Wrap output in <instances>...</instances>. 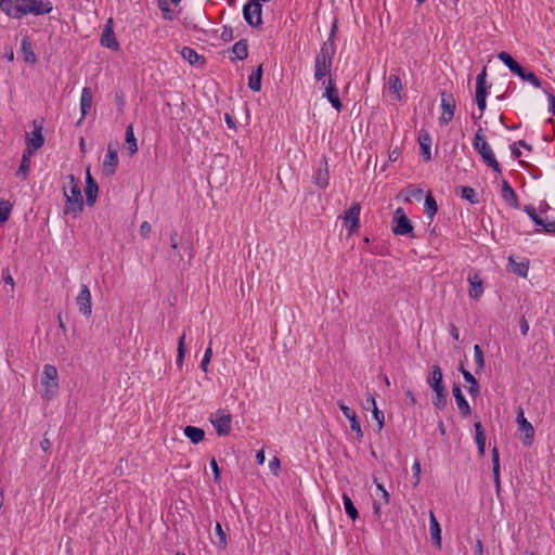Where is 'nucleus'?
Listing matches in <instances>:
<instances>
[{
  "label": "nucleus",
  "instance_id": "obj_1",
  "mask_svg": "<svg viewBox=\"0 0 555 555\" xmlns=\"http://www.w3.org/2000/svg\"><path fill=\"white\" fill-rule=\"evenodd\" d=\"M0 9L7 16L20 20L28 14H49L53 5L49 0H0Z\"/></svg>",
  "mask_w": 555,
  "mask_h": 555
},
{
  "label": "nucleus",
  "instance_id": "obj_2",
  "mask_svg": "<svg viewBox=\"0 0 555 555\" xmlns=\"http://www.w3.org/2000/svg\"><path fill=\"white\" fill-rule=\"evenodd\" d=\"M337 30V22L332 24L331 33L327 40L322 44L320 52L315 57L314 63V78L315 80H322L327 74L332 66V61L335 55V36Z\"/></svg>",
  "mask_w": 555,
  "mask_h": 555
},
{
  "label": "nucleus",
  "instance_id": "obj_3",
  "mask_svg": "<svg viewBox=\"0 0 555 555\" xmlns=\"http://www.w3.org/2000/svg\"><path fill=\"white\" fill-rule=\"evenodd\" d=\"M68 185L63 188V194L65 197L64 214H72L76 217L83 209V198L79 180L74 175H68Z\"/></svg>",
  "mask_w": 555,
  "mask_h": 555
},
{
  "label": "nucleus",
  "instance_id": "obj_4",
  "mask_svg": "<svg viewBox=\"0 0 555 555\" xmlns=\"http://www.w3.org/2000/svg\"><path fill=\"white\" fill-rule=\"evenodd\" d=\"M474 149L479 153L481 156L483 163L493 169V171L501 173V166L499 162L496 160L493 151L491 150L490 145L486 141V135L483 133V130L481 126H479L475 139L473 142Z\"/></svg>",
  "mask_w": 555,
  "mask_h": 555
},
{
  "label": "nucleus",
  "instance_id": "obj_5",
  "mask_svg": "<svg viewBox=\"0 0 555 555\" xmlns=\"http://www.w3.org/2000/svg\"><path fill=\"white\" fill-rule=\"evenodd\" d=\"M392 232L396 235H409L414 237V228L402 207L396 209L392 218Z\"/></svg>",
  "mask_w": 555,
  "mask_h": 555
},
{
  "label": "nucleus",
  "instance_id": "obj_6",
  "mask_svg": "<svg viewBox=\"0 0 555 555\" xmlns=\"http://www.w3.org/2000/svg\"><path fill=\"white\" fill-rule=\"evenodd\" d=\"M261 0H248L243 8V16L246 23L255 28L262 25V5Z\"/></svg>",
  "mask_w": 555,
  "mask_h": 555
},
{
  "label": "nucleus",
  "instance_id": "obj_7",
  "mask_svg": "<svg viewBox=\"0 0 555 555\" xmlns=\"http://www.w3.org/2000/svg\"><path fill=\"white\" fill-rule=\"evenodd\" d=\"M41 384L44 386L46 397L51 399L59 389L57 370L52 364H46L41 376Z\"/></svg>",
  "mask_w": 555,
  "mask_h": 555
},
{
  "label": "nucleus",
  "instance_id": "obj_8",
  "mask_svg": "<svg viewBox=\"0 0 555 555\" xmlns=\"http://www.w3.org/2000/svg\"><path fill=\"white\" fill-rule=\"evenodd\" d=\"M210 422L219 436H227L231 431L232 416L224 410H218L210 415Z\"/></svg>",
  "mask_w": 555,
  "mask_h": 555
},
{
  "label": "nucleus",
  "instance_id": "obj_9",
  "mask_svg": "<svg viewBox=\"0 0 555 555\" xmlns=\"http://www.w3.org/2000/svg\"><path fill=\"white\" fill-rule=\"evenodd\" d=\"M441 96V107H442V114L439 117V122L441 125H448L452 121L454 118V113L456 109V102L452 93L447 91L440 92Z\"/></svg>",
  "mask_w": 555,
  "mask_h": 555
},
{
  "label": "nucleus",
  "instance_id": "obj_10",
  "mask_svg": "<svg viewBox=\"0 0 555 555\" xmlns=\"http://www.w3.org/2000/svg\"><path fill=\"white\" fill-rule=\"evenodd\" d=\"M360 211L361 205L359 203L353 204L349 210L343 216L344 224L348 230V235L351 236L358 232L360 228Z\"/></svg>",
  "mask_w": 555,
  "mask_h": 555
},
{
  "label": "nucleus",
  "instance_id": "obj_11",
  "mask_svg": "<svg viewBox=\"0 0 555 555\" xmlns=\"http://www.w3.org/2000/svg\"><path fill=\"white\" fill-rule=\"evenodd\" d=\"M517 424L519 426V430L524 433L522 443L526 447H530L533 442L534 438V428L530 422L524 416V411L521 408L517 411Z\"/></svg>",
  "mask_w": 555,
  "mask_h": 555
},
{
  "label": "nucleus",
  "instance_id": "obj_12",
  "mask_svg": "<svg viewBox=\"0 0 555 555\" xmlns=\"http://www.w3.org/2000/svg\"><path fill=\"white\" fill-rule=\"evenodd\" d=\"M76 304L79 312L85 317H90L92 313L91 293L88 285L83 284L80 287V292L76 297Z\"/></svg>",
  "mask_w": 555,
  "mask_h": 555
},
{
  "label": "nucleus",
  "instance_id": "obj_13",
  "mask_svg": "<svg viewBox=\"0 0 555 555\" xmlns=\"http://www.w3.org/2000/svg\"><path fill=\"white\" fill-rule=\"evenodd\" d=\"M118 163L119 160L117 151L113 147V144L109 143L107 146V153L103 162V173L106 177L115 175L116 169L118 167Z\"/></svg>",
  "mask_w": 555,
  "mask_h": 555
},
{
  "label": "nucleus",
  "instance_id": "obj_14",
  "mask_svg": "<svg viewBox=\"0 0 555 555\" xmlns=\"http://www.w3.org/2000/svg\"><path fill=\"white\" fill-rule=\"evenodd\" d=\"M113 20L109 18L106 23V25L103 28V33L101 36V44L103 47H106L113 51L119 50V43L115 37V33L113 30Z\"/></svg>",
  "mask_w": 555,
  "mask_h": 555
},
{
  "label": "nucleus",
  "instance_id": "obj_15",
  "mask_svg": "<svg viewBox=\"0 0 555 555\" xmlns=\"http://www.w3.org/2000/svg\"><path fill=\"white\" fill-rule=\"evenodd\" d=\"M452 395L455 399V402L461 412V415L463 417H467L468 415H470V413H472L470 405L467 402V400L465 399L460 384L454 383L452 385Z\"/></svg>",
  "mask_w": 555,
  "mask_h": 555
},
{
  "label": "nucleus",
  "instance_id": "obj_16",
  "mask_svg": "<svg viewBox=\"0 0 555 555\" xmlns=\"http://www.w3.org/2000/svg\"><path fill=\"white\" fill-rule=\"evenodd\" d=\"M418 143H420V155L424 159V162H429L431 159L430 146H431V137L428 131L425 129H421L418 132Z\"/></svg>",
  "mask_w": 555,
  "mask_h": 555
},
{
  "label": "nucleus",
  "instance_id": "obj_17",
  "mask_svg": "<svg viewBox=\"0 0 555 555\" xmlns=\"http://www.w3.org/2000/svg\"><path fill=\"white\" fill-rule=\"evenodd\" d=\"M469 289L468 295L472 299H479L483 294V285L481 276L478 272L469 273L468 275Z\"/></svg>",
  "mask_w": 555,
  "mask_h": 555
},
{
  "label": "nucleus",
  "instance_id": "obj_18",
  "mask_svg": "<svg viewBox=\"0 0 555 555\" xmlns=\"http://www.w3.org/2000/svg\"><path fill=\"white\" fill-rule=\"evenodd\" d=\"M427 384L433 391L446 389L443 385V375L439 364H434L429 376L427 377Z\"/></svg>",
  "mask_w": 555,
  "mask_h": 555
},
{
  "label": "nucleus",
  "instance_id": "obj_19",
  "mask_svg": "<svg viewBox=\"0 0 555 555\" xmlns=\"http://www.w3.org/2000/svg\"><path fill=\"white\" fill-rule=\"evenodd\" d=\"M312 180L319 188L325 189L328 185L330 173L325 157L321 159L320 167L313 173Z\"/></svg>",
  "mask_w": 555,
  "mask_h": 555
},
{
  "label": "nucleus",
  "instance_id": "obj_20",
  "mask_svg": "<svg viewBox=\"0 0 555 555\" xmlns=\"http://www.w3.org/2000/svg\"><path fill=\"white\" fill-rule=\"evenodd\" d=\"M337 404H338L340 411L343 412L344 416L350 421L351 430L356 431L359 438L362 437L363 434H362L360 422L358 421L356 412L352 409H350L349 406H347L344 403V401H338Z\"/></svg>",
  "mask_w": 555,
  "mask_h": 555
},
{
  "label": "nucleus",
  "instance_id": "obj_21",
  "mask_svg": "<svg viewBox=\"0 0 555 555\" xmlns=\"http://www.w3.org/2000/svg\"><path fill=\"white\" fill-rule=\"evenodd\" d=\"M498 59L515 75L519 78L525 73L526 68H524L517 61L513 59V56L506 52L502 51L498 54Z\"/></svg>",
  "mask_w": 555,
  "mask_h": 555
},
{
  "label": "nucleus",
  "instance_id": "obj_22",
  "mask_svg": "<svg viewBox=\"0 0 555 555\" xmlns=\"http://www.w3.org/2000/svg\"><path fill=\"white\" fill-rule=\"evenodd\" d=\"M388 89H389V93L393 98V100L401 101L403 99V96H404L403 85L398 75H395V74L389 75Z\"/></svg>",
  "mask_w": 555,
  "mask_h": 555
},
{
  "label": "nucleus",
  "instance_id": "obj_23",
  "mask_svg": "<svg viewBox=\"0 0 555 555\" xmlns=\"http://www.w3.org/2000/svg\"><path fill=\"white\" fill-rule=\"evenodd\" d=\"M324 96L337 112L341 111L343 104L339 99L338 90L331 77L328 79V86L325 89Z\"/></svg>",
  "mask_w": 555,
  "mask_h": 555
},
{
  "label": "nucleus",
  "instance_id": "obj_24",
  "mask_svg": "<svg viewBox=\"0 0 555 555\" xmlns=\"http://www.w3.org/2000/svg\"><path fill=\"white\" fill-rule=\"evenodd\" d=\"M429 531L434 545L441 547V527L433 511L429 513Z\"/></svg>",
  "mask_w": 555,
  "mask_h": 555
},
{
  "label": "nucleus",
  "instance_id": "obj_25",
  "mask_svg": "<svg viewBox=\"0 0 555 555\" xmlns=\"http://www.w3.org/2000/svg\"><path fill=\"white\" fill-rule=\"evenodd\" d=\"M460 372L462 373L463 375V378L464 380L469 384L468 386V392L469 395L475 398L477 396H479L480 393V386H479V383L478 380L476 379V377L469 372L467 371L463 364H461L460 366Z\"/></svg>",
  "mask_w": 555,
  "mask_h": 555
},
{
  "label": "nucleus",
  "instance_id": "obj_26",
  "mask_svg": "<svg viewBox=\"0 0 555 555\" xmlns=\"http://www.w3.org/2000/svg\"><path fill=\"white\" fill-rule=\"evenodd\" d=\"M181 55L190 65L203 66L206 63L205 56L199 55L194 49L190 47H183L181 50Z\"/></svg>",
  "mask_w": 555,
  "mask_h": 555
},
{
  "label": "nucleus",
  "instance_id": "obj_27",
  "mask_svg": "<svg viewBox=\"0 0 555 555\" xmlns=\"http://www.w3.org/2000/svg\"><path fill=\"white\" fill-rule=\"evenodd\" d=\"M502 197L509 206L519 207L517 194L505 179L502 181Z\"/></svg>",
  "mask_w": 555,
  "mask_h": 555
},
{
  "label": "nucleus",
  "instance_id": "obj_28",
  "mask_svg": "<svg viewBox=\"0 0 555 555\" xmlns=\"http://www.w3.org/2000/svg\"><path fill=\"white\" fill-rule=\"evenodd\" d=\"M92 106V91L91 88L85 87L81 91V98H80V111H81V118L79 122L87 116L88 112L91 109Z\"/></svg>",
  "mask_w": 555,
  "mask_h": 555
},
{
  "label": "nucleus",
  "instance_id": "obj_29",
  "mask_svg": "<svg viewBox=\"0 0 555 555\" xmlns=\"http://www.w3.org/2000/svg\"><path fill=\"white\" fill-rule=\"evenodd\" d=\"M475 427V441L478 449V454L483 456L486 453V434L480 422L474 424Z\"/></svg>",
  "mask_w": 555,
  "mask_h": 555
},
{
  "label": "nucleus",
  "instance_id": "obj_30",
  "mask_svg": "<svg viewBox=\"0 0 555 555\" xmlns=\"http://www.w3.org/2000/svg\"><path fill=\"white\" fill-rule=\"evenodd\" d=\"M21 50L23 53V59L26 63L36 64L37 55L33 50L31 42L28 37H24L21 42Z\"/></svg>",
  "mask_w": 555,
  "mask_h": 555
},
{
  "label": "nucleus",
  "instance_id": "obj_31",
  "mask_svg": "<svg viewBox=\"0 0 555 555\" xmlns=\"http://www.w3.org/2000/svg\"><path fill=\"white\" fill-rule=\"evenodd\" d=\"M363 409L365 410H372L373 417L376 420L379 429H382V418L379 417V410L376 405V399L375 396L367 392L366 398L362 402Z\"/></svg>",
  "mask_w": 555,
  "mask_h": 555
},
{
  "label": "nucleus",
  "instance_id": "obj_32",
  "mask_svg": "<svg viewBox=\"0 0 555 555\" xmlns=\"http://www.w3.org/2000/svg\"><path fill=\"white\" fill-rule=\"evenodd\" d=\"M211 542L218 546L219 550H224L227 546V534L223 531L220 522H216L215 532L211 535Z\"/></svg>",
  "mask_w": 555,
  "mask_h": 555
},
{
  "label": "nucleus",
  "instance_id": "obj_33",
  "mask_svg": "<svg viewBox=\"0 0 555 555\" xmlns=\"http://www.w3.org/2000/svg\"><path fill=\"white\" fill-rule=\"evenodd\" d=\"M184 435L190 439V441L194 444L199 443L205 438L204 429L195 426H186L184 428Z\"/></svg>",
  "mask_w": 555,
  "mask_h": 555
},
{
  "label": "nucleus",
  "instance_id": "obj_34",
  "mask_svg": "<svg viewBox=\"0 0 555 555\" xmlns=\"http://www.w3.org/2000/svg\"><path fill=\"white\" fill-rule=\"evenodd\" d=\"M127 149L129 151V155L132 156L138 152V144L137 139L134 137L133 132V126L132 124L128 125L126 129V135H125Z\"/></svg>",
  "mask_w": 555,
  "mask_h": 555
},
{
  "label": "nucleus",
  "instance_id": "obj_35",
  "mask_svg": "<svg viewBox=\"0 0 555 555\" xmlns=\"http://www.w3.org/2000/svg\"><path fill=\"white\" fill-rule=\"evenodd\" d=\"M262 65L260 64L248 78V87L250 90L258 92L261 90Z\"/></svg>",
  "mask_w": 555,
  "mask_h": 555
},
{
  "label": "nucleus",
  "instance_id": "obj_36",
  "mask_svg": "<svg viewBox=\"0 0 555 555\" xmlns=\"http://www.w3.org/2000/svg\"><path fill=\"white\" fill-rule=\"evenodd\" d=\"M424 210L427 217L431 220L438 211V205L433 196L431 192H428L425 196Z\"/></svg>",
  "mask_w": 555,
  "mask_h": 555
},
{
  "label": "nucleus",
  "instance_id": "obj_37",
  "mask_svg": "<svg viewBox=\"0 0 555 555\" xmlns=\"http://www.w3.org/2000/svg\"><path fill=\"white\" fill-rule=\"evenodd\" d=\"M30 156H31L30 149H26V151H24V153H23L21 165L16 172L17 177H22L23 179H25L27 177V173H28L29 167H30Z\"/></svg>",
  "mask_w": 555,
  "mask_h": 555
},
{
  "label": "nucleus",
  "instance_id": "obj_38",
  "mask_svg": "<svg viewBox=\"0 0 555 555\" xmlns=\"http://www.w3.org/2000/svg\"><path fill=\"white\" fill-rule=\"evenodd\" d=\"M232 52L235 54V56L243 61L248 56V44L246 39H241L237 42H235L232 47Z\"/></svg>",
  "mask_w": 555,
  "mask_h": 555
},
{
  "label": "nucleus",
  "instance_id": "obj_39",
  "mask_svg": "<svg viewBox=\"0 0 555 555\" xmlns=\"http://www.w3.org/2000/svg\"><path fill=\"white\" fill-rule=\"evenodd\" d=\"M41 130H42L41 127H37L33 131V137L27 142V145H28L27 149L33 147L34 150H38L43 145L44 139H43Z\"/></svg>",
  "mask_w": 555,
  "mask_h": 555
},
{
  "label": "nucleus",
  "instance_id": "obj_40",
  "mask_svg": "<svg viewBox=\"0 0 555 555\" xmlns=\"http://www.w3.org/2000/svg\"><path fill=\"white\" fill-rule=\"evenodd\" d=\"M509 266L512 271L518 276L526 278L528 274L529 266L525 262H517L512 257H509Z\"/></svg>",
  "mask_w": 555,
  "mask_h": 555
},
{
  "label": "nucleus",
  "instance_id": "obj_41",
  "mask_svg": "<svg viewBox=\"0 0 555 555\" xmlns=\"http://www.w3.org/2000/svg\"><path fill=\"white\" fill-rule=\"evenodd\" d=\"M435 392V396L433 398V404L439 409V410H443L446 406H447V403H448V392H447V389H442V390H438V391H434Z\"/></svg>",
  "mask_w": 555,
  "mask_h": 555
},
{
  "label": "nucleus",
  "instance_id": "obj_42",
  "mask_svg": "<svg viewBox=\"0 0 555 555\" xmlns=\"http://www.w3.org/2000/svg\"><path fill=\"white\" fill-rule=\"evenodd\" d=\"M343 501H344V506H345V512L346 514L352 519V520H356L359 516L358 514V511L351 500V498L344 493L343 494Z\"/></svg>",
  "mask_w": 555,
  "mask_h": 555
},
{
  "label": "nucleus",
  "instance_id": "obj_43",
  "mask_svg": "<svg viewBox=\"0 0 555 555\" xmlns=\"http://www.w3.org/2000/svg\"><path fill=\"white\" fill-rule=\"evenodd\" d=\"M460 195L462 198L468 201L470 204L478 203L476 191L470 186H461Z\"/></svg>",
  "mask_w": 555,
  "mask_h": 555
},
{
  "label": "nucleus",
  "instance_id": "obj_44",
  "mask_svg": "<svg viewBox=\"0 0 555 555\" xmlns=\"http://www.w3.org/2000/svg\"><path fill=\"white\" fill-rule=\"evenodd\" d=\"M524 211L528 215V217L534 222L535 225L541 227L545 222L538 214L537 209L532 205H526L524 207Z\"/></svg>",
  "mask_w": 555,
  "mask_h": 555
},
{
  "label": "nucleus",
  "instance_id": "obj_45",
  "mask_svg": "<svg viewBox=\"0 0 555 555\" xmlns=\"http://www.w3.org/2000/svg\"><path fill=\"white\" fill-rule=\"evenodd\" d=\"M474 358L476 363V373H479L485 369V357L482 349L479 345L474 346Z\"/></svg>",
  "mask_w": 555,
  "mask_h": 555
},
{
  "label": "nucleus",
  "instance_id": "obj_46",
  "mask_svg": "<svg viewBox=\"0 0 555 555\" xmlns=\"http://www.w3.org/2000/svg\"><path fill=\"white\" fill-rule=\"evenodd\" d=\"M12 205L8 201H0V221L4 222L9 219Z\"/></svg>",
  "mask_w": 555,
  "mask_h": 555
},
{
  "label": "nucleus",
  "instance_id": "obj_47",
  "mask_svg": "<svg viewBox=\"0 0 555 555\" xmlns=\"http://www.w3.org/2000/svg\"><path fill=\"white\" fill-rule=\"evenodd\" d=\"M520 79L530 82L535 88L541 87V80L537 77V75L532 72H528L527 69L520 76Z\"/></svg>",
  "mask_w": 555,
  "mask_h": 555
},
{
  "label": "nucleus",
  "instance_id": "obj_48",
  "mask_svg": "<svg viewBox=\"0 0 555 555\" xmlns=\"http://www.w3.org/2000/svg\"><path fill=\"white\" fill-rule=\"evenodd\" d=\"M98 191H99L98 185L86 186L85 193H86L87 204L89 206H92L95 203Z\"/></svg>",
  "mask_w": 555,
  "mask_h": 555
},
{
  "label": "nucleus",
  "instance_id": "obj_49",
  "mask_svg": "<svg viewBox=\"0 0 555 555\" xmlns=\"http://www.w3.org/2000/svg\"><path fill=\"white\" fill-rule=\"evenodd\" d=\"M184 341H185V334H182L178 340V354H177V364L178 365H182V363H183L184 353H185Z\"/></svg>",
  "mask_w": 555,
  "mask_h": 555
},
{
  "label": "nucleus",
  "instance_id": "obj_50",
  "mask_svg": "<svg viewBox=\"0 0 555 555\" xmlns=\"http://www.w3.org/2000/svg\"><path fill=\"white\" fill-rule=\"evenodd\" d=\"M158 7H159L160 11L163 12V16L165 20H169V21L173 20L175 14H173L172 10L169 9L167 0H158Z\"/></svg>",
  "mask_w": 555,
  "mask_h": 555
},
{
  "label": "nucleus",
  "instance_id": "obj_51",
  "mask_svg": "<svg viewBox=\"0 0 555 555\" xmlns=\"http://www.w3.org/2000/svg\"><path fill=\"white\" fill-rule=\"evenodd\" d=\"M492 472H500V453L496 447L491 449Z\"/></svg>",
  "mask_w": 555,
  "mask_h": 555
},
{
  "label": "nucleus",
  "instance_id": "obj_52",
  "mask_svg": "<svg viewBox=\"0 0 555 555\" xmlns=\"http://www.w3.org/2000/svg\"><path fill=\"white\" fill-rule=\"evenodd\" d=\"M487 94H488L487 85H476V93H475L476 100L487 99Z\"/></svg>",
  "mask_w": 555,
  "mask_h": 555
},
{
  "label": "nucleus",
  "instance_id": "obj_53",
  "mask_svg": "<svg viewBox=\"0 0 555 555\" xmlns=\"http://www.w3.org/2000/svg\"><path fill=\"white\" fill-rule=\"evenodd\" d=\"M538 232H544V233H547V234H555V220L554 221H545L543 224H542V228L541 229H538L537 230Z\"/></svg>",
  "mask_w": 555,
  "mask_h": 555
},
{
  "label": "nucleus",
  "instance_id": "obj_54",
  "mask_svg": "<svg viewBox=\"0 0 555 555\" xmlns=\"http://www.w3.org/2000/svg\"><path fill=\"white\" fill-rule=\"evenodd\" d=\"M114 101H115L116 105L118 106L119 112H122L126 102H125V94L121 90H119L115 93Z\"/></svg>",
  "mask_w": 555,
  "mask_h": 555
},
{
  "label": "nucleus",
  "instance_id": "obj_55",
  "mask_svg": "<svg viewBox=\"0 0 555 555\" xmlns=\"http://www.w3.org/2000/svg\"><path fill=\"white\" fill-rule=\"evenodd\" d=\"M221 38H222V40H224V41H231V40H233L234 36H233V29H232V27L223 26V29H222V33H221Z\"/></svg>",
  "mask_w": 555,
  "mask_h": 555
},
{
  "label": "nucleus",
  "instance_id": "obj_56",
  "mask_svg": "<svg viewBox=\"0 0 555 555\" xmlns=\"http://www.w3.org/2000/svg\"><path fill=\"white\" fill-rule=\"evenodd\" d=\"M210 467H211V470H212V473H214V479H215V481H216V482H217V481H219V479H220V468H219V466H218L217 461L215 460V457H212V459H211V461H210Z\"/></svg>",
  "mask_w": 555,
  "mask_h": 555
},
{
  "label": "nucleus",
  "instance_id": "obj_57",
  "mask_svg": "<svg viewBox=\"0 0 555 555\" xmlns=\"http://www.w3.org/2000/svg\"><path fill=\"white\" fill-rule=\"evenodd\" d=\"M476 85H487V67L483 66L476 77Z\"/></svg>",
  "mask_w": 555,
  "mask_h": 555
},
{
  "label": "nucleus",
  "instance_id": "obj_58",
  "mask_svg": "<svg viewBox=\"0 0 555 555\" xmlns=\"http://www.w3.org/2000/svg\"><path fill=\"white\" fill-rule=\"evenodd\" d=\"M472 543L474 544V548H473L474 555H482L483 547H482L481 540L476 538Z\"/></svg>",
  "mask_w": 555,
  "mask_h": 555
},
{
  "label": "nucleus",
  "instance_id": "obj_59",
  "mask_svg": "<svg viewBox=\"0 0 555 555\" xmlns=\"http://www.w3.org/2000/svg\"><path fill=\"white\" fill-rule=\"evenodd\" d=\"M2 280L4 281V283L10 284L12 288L14 287V280L8 268L2 269Z\"/></svg>",
  "mask_w": 555,
  "mask_h": 555
},
{
  "label": "nucleus",
  "instance_id": "obj_60",
  "mask_svg": "<svg viewBox=\"0 0 555 555\" xmlns=\"http://www.w3.org/2000/svg\"><path fill=\"white\" fill-rule=\"evenodd\" d=\"M151 230V224L147 221L142 222L140 225V234L145 238L150 236Z\"/></svg>",
  "mask_w": 555,
  "mask_h": 555
},
{
  "label": "nucleus",
  "instance_id": "obj_61",
  "mask_svg": "<svg viewBox=\"0 0 555 555\" xmlns=\"http://www.w3.org/2000/svg\"><path fill=\"white\" fill-rule=\"evenodd\" d=\"M269 467L274 475H278L280 470V460L276 456H273V459L269 462Z\"/></svg>",
  "mask_w": 555,
  "mask_h": 555
},
{
  "label": "nucleus",
  "instance_id": "obj_62",
  "mask_svg": "<svg viewBox=\"0 0 555 555\" xmlns=\"http://www.w3.org/2000/svg\"><path fill=\"white\" fill-rule=\"evenodd\" d=\"M509 149H511L512 157L514 159H518L521 156V151H520V149H519V146L517 145L516 142L511 144Z\"/></svg>",
  "mask_w": 555,
  "mask_h": 555
},
{
  "label": "nucleus",
  "instance_id": "obj_63",
  "mask_svg": "<svg viewBox=\"0 0 555 555\" xmlns=\"http://www.w3.org/2000/svg\"><path fill=\"white\" fill-rule=\"evenodd\" d=\"M519 327H520L521 335L526 336L528 334V331H529V324H528V322H527L525 317L520 318Z\"/></svg>",
  "mask_w": 555,
  "mask_h": 555
},
{
  "label": "nucleus",
  "instance_id": "obj_64",
  "mask_svg": "<svg viewBox=\"0 0 555 555\" xmlns=\"http://www.w3.org/2000/svg\"><path fill=\"white\" fill-rule=\"evenodd\" d=\"M548 111L555 116V95L547 93Z\"/></svg>",
  "mask_w": 555,
  "mask_h": 555
}]
</instances>
